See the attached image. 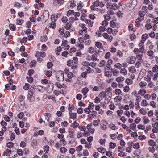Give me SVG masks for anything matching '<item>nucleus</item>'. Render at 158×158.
Listing matches in <instances>:
<instances>
[{
  "label": "nucleus",
  "instance_id": "nucleus-1",
  "mask_svg": "<svg viewBox=\"0 0 158 158\" xmlns=\"http://www.w3.org/2000/svg\"><path fill=\"white\" fill-rule=\"evenodd\" d=\"M56 78L57 80L59 81H63L64 79L63 72L61 71H58L56 73Z\"/></svg>",
  "mask_w": 158,
  "mask_h": 158
},
{
  "label": "nucleus",
  "instance_id": "nucleus-2",
  "mask_svg": "<svg viewBox=\"0 0 158 158\" xmlns=\"http://www.w3.org/2000/svg\"><path fill=\"white\" fill-rule=\"evenodd\" d=\"M107 89H106L105 91H102L100 92L99 94V97L101 99L103 98L106 95V93H108L107 94L109 95V96L110 97L112 95V93L110 92H108Z\"/></svg>",
  "mask_w": 158,
  "mask_h": 158
},
{
  "label": "nucleus",
  "instance_id": "nucleus-3",
  "mask_svg": "<svg viewBox=\"0 0 158 158\" xmlns=\"http://www.w3.org/2000/svg\"><path fill=\"white\" fill-rule=\"evenodd\" d=\"M137 3V0H131L129 2V9H134L136 6Z\"/></svg>",
  "mask_w": 158,
  "mask_h": 158
},
{
  "label": "nucleus",
  "instance_id": "nucleus-4",
  "mask_svg": "<svg viewBox=\"0 0 158 158\" xmlns=\"http://www.w3.org/2000/svg\"><path fill=\"white\" fill-rule=\"evenodd\" d=\"M74 77L73 73L72 72H69L67 73V78L65 79V81L68 83L73 82L72 78Z\"/></svg>",
  "mask_w": 158,
  "mask_h": 158
},
{
  "label": "nucleus",
  "instance_id": "nucleus-5",
  "mask_svg": "<svg viewBox=\"0 0 158 158\" xmlns=\"http://www.w3.org/2000/svg\"><path fill=\"white\" fill-rule=\"evenodd\" d=\"M51 115L50 114L46 113L45 114L41 116V117L44 120V122L45 123L46 121H48Z\"/></svg>",
  "mask_w": 158,
  "mask_h": 158
},
{
  "label": "nucleus",
  "instance_id": "nucleus-6",
  "mask_svg": "<svg viewBox=\"0 0 158 158\" xmlns=\"http://www.w3.org/2000/svg\"><path fill=\"white\" fill-rule=\"evenodd\" d=\"M89 114V118L90 119H92L96 117L97 116V112L95 111H92Z\"/></svg>",
  "mask_w": 158,
  "mask_h": 158
},
{
  "label": "nucleus",
  "instance_id": "nucleus-7",
  "mask_svg": "<svg viewBox=\"0 0 158 158\" xmlns=\"http://www.w3.org/2000/svg\"><path fill=\"white\" fill-rule=\"evenodd\" d=\"M97 52L95 51V52L94 54L92 55L91 57V60L93 61H99V59L97 58L98 55L97 54Z\"/></svg>",
  "mask_w": 158,
  "mask_h": 158
},
{
  "label": "nucleus",
  "instance_id": "nucleus-8",
  "mask_svg": "<svg viewBox=\"0 0 158 158\" xmlns=\"http://www.w3.org/2000/svg\"><path fill=\"white\" fill-rule=\"evenodd\" d=\"M113 13V12L112 11H110L108 12L107 14L105 15H104V17L105 19V20H107V21L110 20V15Z\"/></svg>",
  "mask_w": 158,
  "mask_h": 158
},
{
  "label": "nucleus",
  "instance_id": "nucleus-9",
  "mask_svg": "<svg viewBox=\"0 0 158 158\" xmlns=\"http://www.w3.org/2000/svg\"><path fill=\"white\" fill-rule=\"evenodd\" d=\"M46 56V54L44 52H39L37 51L35 55V56L36 57H39L40 56L41 57L44 58Z\"/></svg>",
  "mask_w": 158,
  "mask_h": 158
},
{
  "label": "nucleus",
  "instance_id": "nucleus-10",
  "mask_svg": "<svg viewBox=\"0 0 158 158\" xmlns=\"http://www.w3.org/2000/svg\"><path fill=\"white\" fill-rule=\"evenodd\" d=\"M89 91V89L87 87L83 88L81 90L82 93L84 96L83 98H85L86 97V94H87Z\"/></svg>",
  "mask_w": 158,
  "mask_h": 158
},
{
  "label": "nucleus",
  "instance_id": "nucleus-11",
  "mask_svg": "<svg viewBox=\"0 0 158 158\" xmlns=\"http://www.w3.org/2000/svg\"><path fill=\"white\" fill-rule=\"evenodd\" d=\"M49 12L47 10H45L43 13V16L45 20H47L49 18Z\"/></svg>",
  "mask_w": 158,
  "mask_h": 158
},
{
  "label": "nucleus",
  "instance_id": "nucleus-12",
  "mask_svg": "<svg viewBox=\"0 0 158 158\" xmlns=\"http://www.w3.org/2000/svg\"><path fill=\"white\" fill-rule=\"evenodd\" d=\"M70 118L72 119L73 120L77 119V114L76 113H73L71 112H69Z\"/></svg>",
  "mask_w": 158,
  "mask_h": 158
},
{
  "label": "nucleus",
  "instance_id": "nucleus-13",
  "mask_svg": "<svg viewBox=\"0 0 158 158\" xmlns=\"http://www.w3.org/2000/svg\"><path fill=\"white\" fill-rule=\"evenodd\" d=\"M125 78L123 77H118L116 79V81L118 83H122L124 81Z\"/></svg>",
  "mask_w": 158,
  "mask_h": 158
},
{
  "label": "nucleus",
  "instance_id": "nucleus-14",
  "mask_svg": "<svg viewBox=\"0 0 158 158\" xmlns=\"http://www.w3.org/2000/svg\"><path fill=\"white\" fill-rule=\"evenodd\" d=\"M111 72L114 76H117L119 73V71L115 68L112 69L111 70Z\"/></svg>",
  "mask_w": 158,
  "mask_h": 158
},
{
  "label": "nucleus",
  "instance_id": "nucleus-15",
  "mask_svg": "<svg viewBox=\"0 0 158 158\" xmlns=\"http://www.w3.org/2000/svg\"><path fill=\"white\" fill-rule=\"evenodd\" d=\"M69 136L70 138H73L74 137V131L73 129H69L68 131Z\"/></svg>",
  "mask_w": 158,
  "mask_h": 158
},
{
  "label": "nucleus",
  "instance_id": "nucleus-16",
  "mask_svg": "<svg viewBox=\"0 0 158 158\" xmlns=\"http://www.w3.org/2000/svg\"><path fill=\"white\" fill-rule=\"evenodd\" d=\"M144 19L143 18H138L136 19L135 23L136 25L138 27H139L140 25L141 22Z\"/></svg>",
  "mask_w": 158,
  "mask_h": 158
},
{
  "label": "nucleus",
  "instance_id": "nucleus-17",
  "mask_svg": "<svg viewBox=\"0 0 158 158\" xmlns=\"http://www.w3.org/2000/svg\"><path fill=\"white\" fill-rule=\"evenodd\" d=\"M128 70L129 72L131 73H134L136 72V69L134 66H132L131 67H129L128 69Z\"/></svg>",
  "mask_w": 158,
  "mask_h": 158
},
{
  "label": "nucleus",
  "instance_id": "nucleus-18",
  "mask_svg": "<svg viewBox=\"0 0 158 158\" xmlns=\"http://www.w3.org/2000/svg\"><path fill=\"white\" fill-rule=\"evenodd\" d=\"M141 105L143 106H147L149 105L147 101L145 100H143L141 102Z\"/></svg>",
  "mask_w": 158,
  "mask_h": 158
},
{
  "label": "nucleus",
  "instance_id": "nucleus-19",
  "mask_svg": "<svg viewBox=\"0 0 158 158\" xmlns=\"http://www.w3.org/2000/svg\"><path fill=\"white\" fill-rule=\"evenodd\" d=\"M152 23H149L146 24L145 27L147 30H149L152 28Z\"/></svg>",
  "mask_w": 158,
  "mask_h": 158
},
{
  "label": "nucleus",
  "instance_id": "nucleus-20",
  "mask_svg": "<svg viewBox=\"0 0 158 158\" xmlns=\"http://www.w3.org/2000/svg\"><path fill=\"white\" fill-rule=\"evenodd\" d=\"M109 127L112 130H115L118 129L117 126H116L113 123H111L109 125Z\"/></svg>",
  "mask_w": 158,
  "mask_h": 158
},
{
  "label": "nucleus",
  "instance_id": "nucleus-21",
  "mask_svg": "<svg viewBox=\"0 0 158 158\" xmlns=\"http://www.w3.org/2000/svg\"><path fill=\"white\" fill-rule=\"evenodd\" d=\"M37 141L36 139H34L32 140L31 143V145L35 149L36 148V146L37 145Z\"/></svg>",
  "mask_w": 158,
  "mask_h": 158
},
{
  "label": "nucleus",
  "instance_id": "nucleus-22",
  "mask_svg": "<svg viewBox=\"0 0 158 158\" xmlns=\"http://www.w3.org/2000/svg\"><path fill=\"white\" fill-rule=\"evenodd\" d=\"M120 73L123 75H126L127 74V72L126 69L124 68L122 69L120 71Z\"/></svg>",
  "mask_w": 158,
  "mask_h": 158
},
{
  "label": "nucleus",
  "instance_id": "nucleus-23",
  "mask_svg": "<svg viewBox=\"0 0 158 158\" xmlns=\"http://www.w3.org/2000/svg\"><path fill=\"white\" fill-rule=\"evenodd\" d=\"M143 56V54H138L136 56L137 58L139 60H140L141 62H142L143 60L142 58Z\"/></svg>",
  "mask_w": 158,
  "mask_h": 158
},
{
  "label": "nucleus",
  "instance_id": "nucleus-24",
  "mask_svg": "<svg viewBox=\"0 0 158 158\" xmlns=\"http://www.w3.org/2000/svg\"><path fill=\"white\" fill-rule=\"evenodd\" d=\"M149 145L153 147L156 145V143L153 140H150L148 142Z\"/></svg>",
  "mask_w": 158,
  "mask_h": 158
},
{
  "label": "nucleus",
  "instance_id": "nucleus-25",
  "mask_svg": "<svg viewBox=\"0 0 158 158\" xmlns=\"http://www.w3.org/2000/svg\"><path fill=\"white\" fill-rule=\"evenodd\" d=\"M85 22L89 27H91L93 26V24L94 23L93 21L89 20L86 19L85 20Z\"/></svg>",
  "mask_w": 158,
  "mask_h": 158
},
{
  "label": "nucleus",
  "instance_id": "nucleus-26",
  "mask_svg": "<svg viewBox=\"0 0 158 158\" xmlns=\"http://www.w3.org/2000/svg\"><path fill=\"white\" fill-rule=\"evenodd\" d=\"M44 74L48 77H50L52 75V72L51 71H48L45 70L44 71Z\"/></svg>",
  "mask_w": 158,
  "mask_h": 158
},
{
  "label": "nucleus",
  "instance_id": "nucleus-27",
  "mask_svg": "<svg viewBox=\"0 0 158 158\" xmlns=\"http://www.w3.org/2000/svg\"><path fill=\"white\" fill-rule=\"evenodd\" d=\"M33 93L30 90H29L28 91L27 96L29 100H31L33 96Z\"/></svg>",
  "mask_w": 158,
  "mask_h": 158
},
{
  "label": "nucleus",
  "instance_id": "nucleus-28",
  "mask_svg": "<svg viewBox=\"0 0 158 158\" xmlns=\"http://www.w3.org/2000/svg\"><path fill=\"white\" fill-rule=\"evenodd\" d=\"M79 126V124L78 123H77L76 122V121H74L73 123H72L71 124V127H73L74 128H77L78 126Z\"/></svg>",
  "mask_w": 158,
  "mask_h": 158
},
{
  "label": "nucleus",
  "instance_id": "nucleus-29",
  "mask_svg": "<svg viewBox=\"0 0 158 158\" xmlns=\"http://www.w3.org/2000/svg\"><path fill=\"white\" fill-rule=\"evenodd\" d=\"M148 35L146 33L142 35V39L143 41H145L148 38Z\"/></svg>",
  "mask_w": 158,
  "mask_h": 158
},
{
  "label": "nucleus",
  "instance_id": "nucleus-30",
  "mask_svg": "<svg viewBox=\"0 0 158 158\" xmlns=\"http://www.w3.org/2000/svg\"><path fill=\"white\" fill-rule=\"evenodd\" d=\"M147 83L144 81H142L139 83V86L141 88L145 87L147 85Z\"/></svg>",
  "mask_w": 158,
  "mask_h": 158
},
{
  "label": "nucleus",
  "instance_id": "nucleus-31",
  "mask_svg": "<svg viewBox=\"0 0 158 158\" xmlns=\"http://www.w3.org/2000/svg\"><path fill=\"white\" fill-rule=\"evenodd\" d=\"M88 52L90 53H93L95 52V51L94 50V48L93 47H90L88 49Z\"/></svg>",
  "mask_w": 158,
  "mask_h": 158
},
{
  "label": "nucleus",
  "instance_id": "nucleus-32",
  "mask_svg": "<svg viewBox=\"0 0 158 158\" xmlns=\"http://www.w3.org/2000/svg\"><path fill=\"white\" fill-rule=\"evenodd\" d=\"M11 150L7 149L6 150V151L4 152V155H6V156H9L11 154Z\"/></svg>",
  "mask_w": 158,
  "mask_h": 158
},
{
  "label": "nucleus",
  "instance_id": "nucleus-33",
  "mask_svg": "<svg viewBox=\"0 0 158 158\" xmlns=\"http://www.w3.org/2000/svg\"><path fill=\"white\" fill-rule=\"evenodd\" d=\"M60 150L61 153H66L67 151V149L64 147H61Z\"/></svg>",
  "mask_w": 158,
  "mask_h": 158
},
{
  "label": "nucleus",
  "instance_id": "nucleus-34",
  "mask_svg": "<svg viewBox=\"0 0 158 158\" xmlns=\"http://www.w3.org/2000/svg\"><path fill=\"white\" fill-rule=\"evenodd\" d=\"M125 82L128 85H131L133 83V81L131 79L129 78L127 79L126 80Z\"/></svg>",
  "mask_w": 158,
  "mask_h": 158
},
{
  "label": "nucleus",
  "instance_id": "nucleus-35",
  "mask_svg": "<svg viewBox=\"0 0 158 158\" xmlns=\"http://www.w3.org/2000/svg\"><path fill=\"white\" fill-rule=\"evenodd\" d=\"M117 55L120 58H121L123 56V54L120 50H118L117 53Z\"/></svg>",
  "mask_w": 158,
  "mask_h": 158
},
{
  "label": "nucleus",
  "instance_id": "nucleus-36",
  "mask_svg": "<svg viewBox=\"0 0 158 158\" xmlns=\"http://www.w3.org/2000/svg\"><path fill=\"white\" fill-rule=\"evenodd\" d=\"M145 12L144 11H139L138 13L139 15L141 17L143 18L144 16L145 15Z\"/></svg>",
  "mask_w": 158,
  "mask_h": 158
},
{
  "label": "nucleus",
  "instance_id": "nucleus-37",
  "mask_svg": "<svg viewBox=\"0 0 158 158\" xmlns=\"http://www.w3.org/2000/svg\"><path fill=\"white\" fill-rule=\"evenodd\" d=\"M120 152V153L118 154L119 156L123 157L126 156V153L123 152V151H121Z\"/></svg>",
  "mask_w": 158,
  "mask_h": 158
},
{
  "label": "nucleus",
  "instance_id": "nucleus-38",
  "mask_svg": "<svg viewBox=\"0 0 158 158\" xmlns=\"http://www.w3.org/2000/svg\"><path fill=\"white\" fill-rule=\"evenodd\" d=\"M55 85L58 88L60 89L62 88L63 85L64 84L61 85L60 83L56 82L55 84Z\"/></svg>",
  "mask_w": 158,
  "mask_h": 158
},
{
  "label": "nucleus",
  "instance_id": "nucleus-39",
  "mask_svg": "<svg viewBox=\"0 0 158 158\" xmlns=\"http://www.w3.org/2000/svg\"><path fill=\"white\" fill-rule=\"evenodd\" d=\"M139 112L141 114H142L143 115H145L147 113V112L145 111V109L143 108H141L139 110Z\"/></svg>",
  "mask_w": 158,
  "mask_h": 158
},
{
  "label": "nucleus",
  "instance_id": "nucleus-40",
  "mask_svg": "<svg viewBox=\"0 0 158 158\" xmlns=\"http://www.w3.org/2000/svg\"><path fill=\"white\" fill-rule=\"evenodd\" d=\"M152 99L153 100H155L156 99L157 97L156 95L154 93H152L150 95Z\"/></svg>",
  "mask_w": 158,
  "mask_h": 158
},
{
  "label": "nucleus",
  "instance_id": "nucleus-41",
  "mask_svg": "<svg viewBox=\"0 0 158 158\" xmlns=\"http://www.w3.org/2000/svg\"><path fill=\"white\" fill-rule=\"evenodd\" d=\"M122 66V64H121L119 63H116L114 65V67L118 68L119 69H121Z\"/></svg>",
  "mask_w": 158,
  "mask_h": 158
},
{
  "label": "nucleus",
  "instance_id": "nucleus-42",
  "mask_svg": "<svg viewBox=\"0 0 158 158\" xmlns=\"http://www.w3.org/2000/svg\"><path fill=\"white\" fill-rule=\"evenodd\" d=\"M83 109L81 107H80L78 108L77 110V112L80 114H82L83 112Z\"/></svg>",
  "mask_w": 158,
  "mask_h": 158
},
{
  "label": "nucleus",
  "instance_id": "nucleus-43",
  "mask_svg": "<svg viewBox=\"0 0 158 158\" xmlns=\"http://www.w3.org/2000/svg\"><path fill=\"white\" fill-rule=\"evenodd\" d=\"M146 93V91L144 89L140 90L138 92L139 94L142 96H143Z\"/></svg>",
  "mask_w": 158,
  "mask_h": 158
},
{
  "label": "nucleus",
  "instance_id": "nucleus-44",
  "mask_svg": "<svg viewBox=\"0 0 158 158\" xmlns=\"http://www.w3.org/2000/svg\"><path fill=\"white\" fill-rule=\"evenodd\" d=\"M147 54L148 55L152 56V57H154V52L152 51H148L147 52Z\"/></svg>",
  "mask_w": 158,
  "mask_h": 158
},
{
  "label": "nucleus",
  "instance_id": "nucleus-45",
  "mask_svg": "<svg viewBox=\"0 0 158 158\" xmlns=\"http://www.w3.org/2000/svg\"><path fill=\"white\" fill-rule=\"evenodd\" d=\"M62 48L60 46L58 47L56 50V52L57 55H59L60 54V52L61 51Z\"/></svg>",
  "mask_w": 158,
  "mask_h": 158
},
{
  "label": "nucleus",
  "instance_id": "nucleus-46",
  "mask_svg": "<svg viewBox=\"0 0 158 158\" xmlns=\"http://www.w3.org/2000/svg\"><path fill=\"white\" fill-rule=\"evenodd\" d=\"M17 22L16 23V24L18 25H21L23 22V21L20 19H17L16 20Z\"/></svg>",
  "mask_w": 158,
  "mask_h": 158
},
{
  "label": "nucleus",
  "instance_id": "nucleus-47",
  "mask_svg": "<svg viewBox=\"0 0 158 158\" xmlns=\"http://www.w3.org/2000/svg\"><path fill=\"white\" fill-rule=\"evenodd\" d=\"M139 52L143 53H144L146 52V50L145 49V48L143 46H142L141 48H140L139 49Z\"/></svg>",
  "mask_w": 158,
  "mask_h": 158
},
{
  "label": "nucleus",
  "instance_id": "nucleus-48",
  "mask_svg": "<svg viewBox=\"0 0 158 158\" xmlns=\"http://www.w3.org/2000/svg\"><path fill=\"white\" fill-rule=\"evenodd\" d=\"M95 45L98 48H101L102 46V44L99 42H96Z\"/></svg>",
  "mask_w": 158,
  "mask_h": 158
},
{
  "label": "nucleus",
  "instance_id": "nucleus-49",
  "mask_svg": "<svg viewBox=\"0 0 158 158\" xmlns=\"http://www.w3.org/2000/svg\"><path fill=\"white\" fill-rule=\"evenodd\" d=\"M107 32L110 34L112 33L114 35V33H113V29L110 27L108 28L107 29Z\"/></svg>",
  "mask_w": 158,
  "mask_h": 158
},
{
  "label": "nucleus",
  "instance_id": "nucleus-50",
  "mask_svg": "<svg viewBox=\"0 0 158 158\" xmlns=\"http://www.w3.org/2000/svg\"><path fill=\"white\" fill-rule=\"evenodd\" d=\"M152 71L154 72H157L158 71V66L157 65H155L152 68Z\"/></svg>",
  "mask_w": 158,
  "mask_h": 158
},
{
  "label": "nucleus",
  "instance_id": "nucleus-51",
  "mask_svg": "<svg viewBox=\"0 0 158 158\" xmlns=\"http://www.w3.org/2000/svg\"><path fill=\"white\" fill-rule=\"evenodd\" d=\"M137 127L139 129L144 130L145 129V126L143 124H140L138 125Z\"/></svg>",
  "mask_w": 158,
  "mask_h": 158
},
{
  "label": "nucleus",
  "instance_id": "nucleus-52",
  "mask_svg": "<svg viewBox=\"0 0 158 158\" xmlns=\"http://www.w3.org/2000/svg\"><path fill=\"white\" fill-rule=\"evenodd\" d=\"M34 71L33 70L30 69L28 71L27 74L29 76H31L34 73Z\"/></svg>",
  "mask_w": 158,
  "mask_h": 158
},
{
  "label": "nucleus",
  "instance_id": "nucleus-53",
  "mask_svg": "<svg viewBox=\"0 0 158 158\" xmlns=\"http://www.w3.org/2000/svg\"><path fill=\"white\" fill-rule=\"evenodd\" d=\"M71 23H68L65 26V28L66 29H69L71 28Z\"/></svg>",
  "mask_w": 158,
  "mask_h": 158
},
{
  "label": "nucleus",
  "instance_id": "nucleus-54",
  "mask_svg": "<svg viewBox=\"0 0 158 158\" xmlns=\"http://www.w3.org/2000/svg\"><path fill=\"white\" fill-rule=\"evenodd\" d=\"M98 150L99 152L102 153H105V150L102 147L98 148Z\"/></svg>",
  "mask_w": 158,
  "mask_h": 158
},
{
  "label": "nucleus",
  "instance_id": "nucleus-55",
  "mask_svg": "<svg viewBox=\"0 0 158 158\" xmlns=\"http://www.w3.org/2000/svg\"><path fill=\"white\" fill-rule=\"evenodd\" d=\"M30 86V85L28 83H26L25 85L23 86V88L25 90H28Z\"/></svg>",
  "mask_w": 158,
  "mask_h": 158
},
{
  "label": "nucleus",
  "instance_id": "nucleus-56",
  "mask_svg": "<svg viewBox=\"0 0 158 158\" xmlns=\"http://www.w3.org/2000/svg\"><path fill=\"white\" fill-rule=\"evenodd\" d=\"M84 111L85 113L88 114H89V113H90V112H91V110L88 107L85 108L84 109Z\"/></svg>",
  "mask_w": 158,
  "mask_h": 158
},
{
  "label": "nucleus",
  "instance_id": "nucleus-57",
  "mask_svg": "<svg viewBox=\"0 0 158 158\" xmlns=\"http://www.w3.org/2000/svg\"><path fill=\"white\" fill-rule=\"evenodd\" d=\"M14 145V143L12 142H9L6 144L7 147L8 148H12Z\"/></svg>",
  "mask_w": 158,
  "mask_h": 158
},
{
  "label": "nucleus",
  "instance_id": "nucleus-58",
  "mask_svg": "<svg viewBox=\"0 0 158 158\" xmlns=\"http://www.w3.org/2000/svg\"><path fill=\"white\" fill-rule=\"evenodd\" d=\"M24 116V113L22 112H21L19 113L18 114V117L19 119L22 118Z\"/></svg>",
  "mask_w": 158,
  "mask_h": 158
},
{
  "label": "nucleus",
  "instance_id": "nucleus-59",
  "mask_svg": "<svg viewBox=\"0 0 158 158\" xmlns=\"http://www.w3.org/2000/svg\"><path fill=\"white\" fill-rule=\"evenodd\" d=\"M36 63V62L35 61H32L30 64V66L32 68V67H35V64Z\"/></svg>",
  "mask_w": 158,
  "mask_h": 158
},
{
  "label": "nucleus",
  "instance_id": "nucleus-60",
  "mask_svg": "<svg viewBox=\"0 0 158 158\" xmlns=\"http://www.w3.org/2000/svg\"><path fill=\"white\" fill-rule=\"evenodd\" d=\"M116 146V144L112 142H110V148L112 149H114Z\"/></svg>",
  "mask_w": 158,
  "mask_h": 158
},
{
  "label": "nucleus",
  "instance_id": "nucleus-61",
  "mask_svg": "<svg viewBox=\"0 0 158 158\" xmlns=\"http://www.w3.org/2000/svg\"><path fill=\"white\" fill-rule=\"evenodd\" d=\"M100 121V120L99 119L95 120L93 122V124L94 126H96L98 125Z\"/></svg>",
  "mask_w": 158,
  "mask_h": 158
},
{
  "label": "nucleus",
  "instance_id": "nucleus-62",
  "mask_svg": "<svg viewBox=\"0 0 158 158\" xmlns=\"http://www.w3.org/2000/svg\"><path fill=\"white\" fill-rule=\"evenodd\" d=\"M136 125L134 123H133L130 125V127L133 130H135L136 128Z\"/></svg>",
  "mask_w": 158,
  "mask_h": 158
},
{
  "label": "nucleus",
  "instance_id": "nucleus-63",
  "mask_svg": "<svg viewBox=\"0 0 158 158\" xmlns=\"http://www.w3.org/2000/svg\"><path fill=\"white\" fill-rule=\"evenodd\" d=\"M111 75L112 73L111 72H109L107 71L105 72V76L107 77H110L111 76Z\"/></svg>",
  "mask_w": 158,
  "mask_h": 158
},
{
  "label": "nucleus",
  "instance_id": "nucleus-64",
  "mask_svg": "<svg viewBox=\"0 0 158 158\" xmlns=\"http://www.w3.org/2000/svg\"><path fill=\"white\" fill-rule=\"evenodd\" d=\"M151 23L153 24H158V18H155L154 19L153 21L151 22Z\"/></svg>",
  "mask_w": 158,
  "mask_h": 158
}]
</instances>
